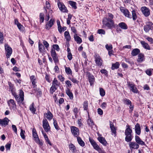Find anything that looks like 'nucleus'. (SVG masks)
<instances>
[{
	"mask_svg": "<svg viewBox=\"0 0 153 153\" xmlns=\"http://www.w3.org/2000/svg\"><path fill=\"white\" fill-rule=\"evenodd\" d=\"M153 28V24L150 22L148 23L144 27V30L146 32H148L149 31Z\"/></svg>",
	"mask_w": 153,
	"mask_h": 153,
	"instance_id": "nucleus-12",
	"label": "nucleus"
},
{
	"mask_svg": "<svg viewBox=\"0 0 153 153\" xmlns=\"http://www.w3.org/2000/svg\"><path fill=\"white\" fill-rule=\"evenodd\" d=\"M83 107L85 110H87L88 109V103L87 101H85L83 104Z\"/></svg>",
	"mask_w": 153,
	"mask_h": 153,
	"instance_id": "nucleus-46",
	"label": "nucleus"
},
{
	"mask_svg": "<svg viewBox=\"0 0 153 153\" xmlns=\"http://www.w3.org/2000/svg\"><path fill=\"white\" fill-rule=\"evenodd\" d=\"M33 137L34 139L36 142L41 146L43 145V143L40 141L39 138L38 136L37 133L36 131L35 128H33L32 130Z\"/></svg>",
	"mask_w": 153,
	"mask_h": 153,
	"instance_id": "nucleus-3",
	"label": "nucleus"
},
{
	"mask_svg": "<svg viewBox=\"0 0 153 153\" xmlns=\"http://www.w3.org/2000/svg\"><path fill=\"white\" fill-rule=\"evenodd\" d=\"M120 9L121 11L123 13L125 16L130 18H131V15L130 14L129 12L127 9L123 7H120Z\"/></svg>",
	"mask_w": 153,
	"mask_h": 153,
	"instance_id": "nucleus-7",
	"label": "nucleus"
},
{
	"mask_svg": "<svg viewBox=\"0 0 153 153\" xmlns=\"http://www.w3.org/2000/svg\"><path fill=\"white\" fill-rule=\"evenodd\" d=\"M53 48L54 50H56L57 51H59V48L58 45L56 44L53 45Z\"/></svg>",
	"mask_w": 153,
	"mask_h": 153,
	"instance_id": "nucleus-60",
	"label": "nucleus"
},
{
	"mask_svg": "<svg viewBox=\"0 0 153 153\" xmlns=\"http://www.w3.org/2000/svg\"><path fill=\"white\" fill-rule=\"evenodd\" d=\"M135 140L136 142L138 145L140 144L141 145H145V143L142 140L140 137L138 136H135Z\"/></svg>",
	"mask_w": 153,
	"mask_h": 153,
	"instance_id": "nucleus-15",
	"label": "nucleus"
},
{
	"mask_svg": "<svg viewBox=\"0 0 153 153\" xmlns=\"http://www.w3.org/2000/svg\"><path fill=\"white\" fill-rule=\"evenodd\" d=\"M12 128L13 130L14 131L16 134L17 133V129L16 126L15 125H13L12 126Z\"/></svg>",
	"mask_w": 153,
	"mask_h": 153,
	"instance_id": "nucleus-58",
	"label": "nucleus"
},
{
	"mask_svg": "<svg viewBox=\"0 0 153 153\" xmlns=\"http://www.w3.org/2000/svg\"><path fill=\"white\" fill-rule=\"evenodd\" d=\"M57 4L58 7L60 11L63 12H67L68 10L67 8L63 3L58 1H57Z\"/></svg>",
	"mask_w": 153,
	"mask_h": 153,
	"instance_id": "nucleus-6",
	"label": "nucleus"
},
{
	"mask_svg": "<svg viewBox=\"0 0 153 153\" xmlns=\"http://www.w3.org/2000/svg\"><path fill=\"white\" fill-rule=\"evenodd\" d=\"M143 48L145 49L149 50L150 49V47L148 43L143 41H141L140 42Z\"/></svg>",
	"mask_w": 153,
	"mask_h": 153,
	"instance_id": "nucleus-24",
	"label": "nucleus"
},
{
	"mask_svg": "<svg viewBox=\"0 0 153 153\" xmlns=\"http://www.w3.org/2000/svg\"><path fill=\"white\" fill-rule=\"evenodd\" d=\"M11 146V144L9 143L7 144L5 146V148L7 150H10Z\"/></svg>",
	"mask_w": 153,
	"mask_h": 153,
	"instance_id": "nucleus-63",
	"label": "nucleus"
},
{
	"mask_svg": "<svg viewBox=\"0 0 153 153\" xmlns=\"http://www.w3.org/2000/svg\"><path fill=\"white\" fill-rule=\"evenodd\" d=\"M145 60L144 55L142 53H139L138 56L137 61L139 62H141Z\"/></svg>",
	"mask_w": 153,
	"mask_h": 153,
	"instance_id": "nucleus-23",
	"label": "nucleus"
},
{
	"mask_svg": "<svg viewBox=\"0 0 153 153\" xmlns=\"http://www.w3.org/2000/svg\"><path fill=\"white\" fill-rule=\"evenodd\" d=\"M88 124L91 127H92L94 125L93 122L89 118L87 121Z\"/></svg>",
	"mask_w": 153,
	"mask_h": 153,
	"instance_id": "nucleus-43",
	"label": "nucleus"
},
{
	"mask_svg": "<svg viewBox=\"0 0 153 153\" xmlns=\"http://www.w3.org/2000/svg\"><path fill=\"white\" fill-rule=\"evenodd\" d=\"M119 64L118 62H116L114 64H112V66L111 67V69L113 70L115 69H117L119 67Z\"/></svg>",
	"mask_w": 153,
	"mask_h": 153,
	"instance_id": "nucleus-38",
	"label": "nucleus"
},
{
	"mask_svg": "<svg viewBox=\"0 0 153 153\" xmlns=\"http://www.w3.org/2000/svg\"><path fill=\"white\" fill-rule=\"evenodd\" d=\"M13 96L15 97L16 100L20 105H21L23 104L24 103V94L22 91L20 90L19 91V97L17 95L16 93L13 94Z\"/></svg>",
	"mask_w": 153,
	"mask_h": 153,
	"instance_id": "nucleus-1",
	"label": "nucleus"
},
{
	"mask_svg": "<svg viewBox=\"0 0 153 153\" xmlns=\"http://www.w3.org/2000/svg\"><path fill=\"white\" fill-rule=\"evenodd\" d=\"M100 107L103 109H105L107 107V104L105 102H103L101 105Z\"/></svg>",
	"mask_w": 153,
	"mask_h": 153,
	"instance_id": "nucleus-61",
	"label": "nucleus"
},
{
	"mask_svg": "<svg viewBox=\"0 0 153 153\" xmlns=\"http://www.w3.org/2000/svg\"><path fill=\"white\" fill-rule=\"evenodd\" d=\"M72 15L70 14H69L68 16V18L67 19V23L68 25H69L70 23V20L72 18Z\"/></svg>",
	"mask_w": 153,
	"mask_h": 153,
	"instance_id": "nucleus-51",
	"label": "nucleus"
},
{
	"mask_svg": "<svg viewBox=\"0 0 153 153\" xmlns=\"http://www.w3.org/2000/svg\"><path fill=\"white\" fill-rule=\"evenodd\" d=\"M77 140L78 143L82 147H83L85 146V143L82 140L81 138L79 137H77Z\"/></svg>",
	"mask_w": 153,
	"mask_h": 153,
	"instance_id": "nucleus-31",
	"label": "nucleus"
},
{
	"mask_svg": "<svg viewBox=\"0 0 153 153\" xmlns=\"http://www.w3.org/2000/svg\"><path fill=\"white\" fill-rule=\"evenodd\" d=\"M105 48L108 51L111 50L112 49V46L111 45H108L107 44L105 45Z\"/></svg>",
	"mask_w": 153,
	"mask_h": 153,
	"instance_id": "nucleus-52",
	"label": "nucleus"
},
{
	"mask_svg": "<svg viewBox=\"0 0 153 153\" xmlns=\"http://www.w3.org/2000/svg\"><path fill=\"white\" fill-rule=\"evenodd\" d=\"M129 146L131 151L133 149H137L139 147V145L136 142H130L129 143Z\"/></svg>",
	"mask_w": 153,
	"mask_h": 153,
	"instance_id": "nucleus-9",
	"label": "nucleus"
},
{
	"mask_svg": "<svg viewBox=\"0 0 153 153\" xmlns=\"http://www.w3.org/2000/svg\"><path fill=\"white\" fill-rule=\"evenodd\" d=\"M128 84L131 91L134 93H138V91L134 84L130 82H128Z\"/></svg>",
	"mask_w": 153,
	"mask_h": 153,
	"instance_id": "nucleus-10",
	"label": "nucleus"
},
{
	"mask_svg": "<svg viewBox=\"0 0 153 153\" xmlns=\"http://www.w3.org/2000/svg\"><path fill=\"white\" fill-rule=\"evenodd\" d=\"M132 16L133 19L134 20H135L137 19V16L134 10L132 11Z\"/></svg>",
	"mask_w": 153,
	"mask_h": 153,
	"instance_id": "nucleus-45",
	"label": "nucleus"
},
{
	"mask_svg": "<svg viewBox=\"0 0 153 153\" xmlns=\"http://www.w3.org/2000/svg\"><path fill=\"white\" fill-rule=\"evenodd\" d=\"M110 128L112 133L114 134V136H115L116 134V131L115 128L113 124V123L111 122H110Z\"/></svg>",
	"mask_w": 153,
	"mask_h": 153,
	"instance_id": "nucleus-21",
	"label": "nucleus"
},
{
	"mask_svg": "<svg viewBox=\"0 0 153 153\" xmlns=\"http://www.w3.org/2000/svg\"><path fill=\"white\" fill-rule=\"evenodd\" d=\"M9 120L6 117L3 120H0V124L2 126L7 125L8 124Z\"/></svg>",
	"mask_w": 153,
	"mask_h": 153,
	"instance_id": "nucleus-27",
	"label": "nucleus"
},
{
	"mask_svg": "<svg viewBox=\"0 0 153 153\" xmlns=\"http://www.w3.org/2000/svg\"><path fill=\"white\" fill-rule=\"evenodd\" d=\"M142 13L146 17L149 16L150 14V10L146 7H143L141 8Z\"/></svg>",
	"mask_w": 153,
	"mask_h": 153,
	"instance_id": "nucleus-11",
	"label": "nucleus"
},
{
	"mask_svg": "<svg viewBox=\"0 0 153 153\" xmlns=\"http://www.w3.org/2000/svg\"><path fill=\"white\" fill-rule=\"evenodd\" d=\"M74 38L75 41L78 44H80L82 42L81 39L77 34H75L74 35Z\"/></svg>",
	"mask_w": 153,
	"mask_h": 153,
	"instance_id": "nucleus-28",
	"label": "nucleus"
},
{
	"mask_svg": "<svg viewBox=\"0 0 153 153\" xmlns=\"http://www.w3.org/2000/svg\"><path fill=\"white\" fill-rule=\"evenodd\" d=\"M70 80H71L73 83H78L79 82V81H77L76 79L75 78H70Z\"/></svg>",
	"mask_w": 153,
	"mask_h": 153,
	"instance_id": "nucleus-62",
	"label": "nucleus"
},
{
	"mask_svg": "<svg viewBox=\"0 0 153 153\" xmlns=\"http://www.w3.org/2000/svg\"><path fill=\"white\" fill-rule=\"evenodd\" d=\"M140 50L137 48H135L133 50L131 54L133 56H136L140 52Z\"/></svg>",
	"mask_w": 153,
	"mask_h": 153,
	"instance_id": "nucleus-33",
	"label": "nucleus"
},
{
	"mask_svg": "<svg viewBox=\"0 0 153 153\" xmlns=\"http://www.w3.org/2000/svg\"><path fill=\"white\" fill-rule=\"evenodd\" d=\"M100 95L102 96H104L105 94V92L104 90L102 88H100Z\"/></svg>",
	"mask_w": 153,
	"mask_h": 153,
	"instance_id": "nucleus-48",
	"label": "nucleus"
},
{
	"mask_svg": "<svg viewBox=\"0 0 153 153\" xmlns=\"http://www.w3.org/2000/svg\"><path fill=\"white\" fill-rule=\"evenodd\" d=\"M66 93L67 95L69 96L70 99H72L73 98V94L72 92H71L69 89H68L66 91Z\"/></svg>",
	"mask_w": 153,
	"mask_h": 153,
	"instance_id": "nucleus-37",
	"label": "nucleus"
},
{
	"mask_svg": "<svg viewBox=\"0 0 153 153\" xmlns=\"http://www.w3.org/2000/svg\"><path fill=\"white\" fill-rule=\"evenodd\" d=\"M99 153H105V152L103 151L100 147L96 150Z\"/></svg>",
	"mask_w": 153,
	"mask_h": 153,
	"instance_id": "nucleus-64",
	"label": "nucleus"
},
{
	"mask_svg": "<svg viewBox=\"0 0 153 153\" xmlns=\"http://www.w3.org/2000/svg\"><path fill=\"white\" fill-rule=\"evenodd\" d=\"M43 127L45 131L46 132L48 131L50 129V127L47 120L46 119H44L42 123Z\"/></svg>",
	"mask_w": 153,
	"mask_h": 153,
	"instance_id": "nucleus-4",
	"label": "nucleus"
},
{
	"mask_svg": "<svg viewBox=\"0 0 153 153\" xmlns=\"http://www.w3.org/2000/svg\"><path fill=\"white\" fill-rule=\"evenodd\" d=\"M126 127L127 128L125 130V135H132V131L131 129L130 128L129 126V125H127L126 126Z\"/></svg>",
	"mask_w": 153,
	"mask_h": 153,
	"instance_id": "nucleus-17",
	"label": "nucleus"
},
{
	"mask_svg": "<svg viewBox=\"0 0 153 153\" xmlns=\"http://www.w3.org/2000/svg\"><path fill=\"white\" fill-rule=\"evenodd\" d=\"M97 32L100 34H105V31L103 29H99L97 31Z\"/></svg>",
	"mask_w": 153,
	"mask_h": 153,
	"instance_id": "nucleus-59",
	"label": "nucleus"
},
{
	"mask_svg": "<svg viewBox=\"0 0 153 153\" xmlns=\"http://www.w3.org/2000/svg\"><path fill=\"white\" fill-rule=\"evenodd\" d=\"M119 26L122 29L126 30L127 29V25L124 22H121L119 23Z\"/></svg>",
	"mask_w": 153,
	"mask_h": 153,
	"instance_id": "nucleus-29",
	"label": "nucleus"
},
{
	"mask_svg": "<svg viewBox=\"0 0 153 153\" xmlns=\"http://www.w3.org/2000/svg\"><path fill=\"white\" fill-rule=\"evenodd\" d=\"M40 129L42 131V134L44 136V137L45 139V140L46 141V142H47L49 144V145H51V143L49 140L48 139V136L46 134L43 132V129L42 127L40 128Z\"/></svg>",
	"mask_w": 153,
	"mask_h": 153,
	"instance_id": "nucleus-25",
	"label": "nucleus"
},
{
	"mask_svg": "<svg viewBox=\"0 0 153 153\" xmlns=\"http://www.w3.org/2000/svg\"><path fill=\"white\" fill-rule=\"evenodd\" d=\"M124 103L127 105H130L131 104V102L129 100L125 99L124 100Z\"/></svg>",
	"mask_w": 153,
	"mask_h": 153,
	"instance_id": "nucleus-57",
	"label": "nucleus"
},
{
	"mask_svg": "<svg viewBox=\"0 0 153 153\" xmlns=\"http://www.w3.org/2000/svg\"><path fill=\"white\" fill-rule=\"evenodd\" d=\"M40 22V23H42L44 20V15L43 13H40L39 16Z\"/></svg>",
	"mask_w": 153,
	"mask_h": 153,
	"instance_id": "nucleus-40",
	"label": "nucleus"
},
{
	"mask_svg": "<svg viewBox=\"0 0 153 153\" xmlns=\"http://www.w3.org/2000/svg\"><path fill=\"white\" fill-rule=\"evenodd\" d=\"M25 131L23 130L22 129H21L20 135L21 137L23 139L25 138Z\"/></svg>",
	"mask_w": 153,
	"mask_h": 153,
	"instance_id": "nucleus-50",
	"label": "nucleus"
},
{
	"mask_svg": "<svg viewBox=\"0 0 153 153\" xmlns=\"http://www.w3.org/2000/svg\"><path fill=\"white\" fill-rule=\"evenodd\" d=\"M17 26L18 28L21 31H23L24 30V27L21 25L20 24H19L17 25Z\"/></svg>",
	"mask_w": 153,
	"mask_h": 153,
	"instance_id": "nucleus-54",
	"label": "nucleus"
},
{
	"mask_svg": "<svg viewBox=\"0 0 153 153\" xmlns=\"http://www.w3.org/2000/svg\"><path fill=\"white\" fill-rule=\"evenodd\" d=\"M126 135V137H125V140L126 141L129 142L132 140L133 138L132 135Z\"/></svg>",
	"mask_w": 153,
	"mask_h": 153,
	"instance_id": "nucleus-36",
	"label": "nucleus"
},
{
	"mask_svg": "<svg viewBox=\"0 0 153 153\" xmlns=\"http://www.w3.org/2000/svg\"><path fill=\"white\" fill-rule=\"evenodd\" d=\"M69 148L70 150L73 152H74L76 151V147L72 143L69 145Z\"/></svg>",
	"mask_w": 153,
	"mask_h": 153,
	"instance_id": "nucleus-32",
	"label": "nucleus"
},
{
	"mask_svg": "<svg viewBox=\"0 0 153 153\" xmlns=\"http://www.w3.org/2000/svg\"><path fill=\"white\" fill-rule=\"evenodd\" d=\"M64 36L67 41H69L71 39V36L68 31H66L64 33Z\"/></svg>",
	"mask_w": 153,
	"mask_h": 153,
	"instance_id": "nucleus-30",
	"label": "nucleus"
},
{
	"mask_svg": "<svg viewBox=\"0 0 153 153\" xmlns=\"http://www.w3.org/2000/svg\"><path fill=\"white\" fill-rule=\"evenodd\" d=\"M54 21V20L53 19H51L49 22L46 25V29L49 30L50 29L51 27L53 24V22Z\"/></svg>",
	"mask_w": 153,
	"mask_h": 153,
	"instance_id": "nucleus-22",
	"label": "nucleus"
},
{
	"mask_svg": "<svg viewBox=\"0 0 153 153\" xmlns=\"http://www.w3.org/2000/svg\"><path fill=\"white\" fill-rule=\"evenodd\" d=\"M88 78L90 85H92L95 79L94 76L91 74L88 73Z\"/></svg>",
	"mask_w": 153,
	"mask_h": 153,
	"instance_id": "nucleus-18",
	"label": "nucleus"
},
{
	"mask_svg": "<svg viewBox=\"0 0 153 153\" xmlns=\"http://www.w3.org/2000/svg\"><path fill=\"white\" fill-rule=\"evenodd\" d=\"M53 123L55 128L57 130L58 129L59 127L58 126L56 121L55 120H54V119H53Z\"/></svg>",
	"mask_w": 153,
	"mask_h": 153,
	"instance_id": "nucleus-53",
	"label": "nucleus"
},
{
	"mask_svg": "<svg viewBox=\"0 0 153 153\" xmlns=\"http://www.w3.org/2000/svg\"><path fill=\"white\" fill-rule=\"evenodd\" d=\"M98 140L103 145L106 146L107 145V142L104 137H99L98 138Z\"/></svg>",
	"mask_w": 153,
	"mask_h": 153,
	"instance_id": "nucleus-26",
	"label": "nucleus"
},
{
	"mask_svg": "<svg viewBox=\"0 0 153 153\" xmlns=\"http://www.w3.org/2000/svg\"><path fill=\"white\" fill-rule=\"evenodd\" d=\"M5 48L6 51L7 52V56L8 58H9L11 54L12 50V48L7 44L5 45Z\"/></svg>",
	"mask_w": 153,
	"mask_h": 153,
	"instance_id": "nucleus-13",
	"label": "nucleus"
},
{
	"mask_svg": "<svg viewBox=\"0 0 153 153\" xmlns=\"http://www.w3.org/2000/svg\"><path fill=\"white\" fill-rule=\"evenodd\" d=\"M65 70L66 73L67 74H71L72 71L69 67L65 68Z\"/></svg>",
	"mask_w": 153,
	"mask_h": 153,
	"instance_id": "nucleus-42",
	"label": "nucleus"
},
{
	"mask_svg": "<svg viewBox=\"0 0 153 153\" xmlns=\"http://www.w3.org/2000/svg\"><path fill=\"white\" fill-rule=\"evenodd\" d=\"M7 104L10 109L13 110L16 108V105L14 101L12 99H10L7 102Z\"/></svg>",
	"mask_w": 153,
	"mask_h": 153,
	"instance_id": "nucleus-8",
	"label": "nucleus"
},
{
	"mask_svg": "<svg viewBox=\"0 0 153 153\" xmlns=\"http://www.w3.org/2000/svg\"><path fill=\"white\" fill-rule=\"evenodd\" d=\"M59 82H58L57 79L55 78L53 81L52 85L55 87H56L57 88V86H59Z\"/></svg>",
	"mask_w": 153,
	"mask_h": 153,
	"instance_id": "nucleus-39",
	"label": "nucleus"
},
{
	"mask_svg": "<svg viewBox=\"0 0 153 153\" xmlns=\"http://www.w3.org/2000/svg\"><path fill=\"white\" fill-rule=\"evenodd\" d=\"M44 116L45 117L47 118L48 120H50L52 119L53 117V114L49 111H47V113H44Z\"/></svg>",
	"mask_w": 153,
	"mask_h": 153,
	"instance_id": "nucleus-20",
	"label": "nucleus"
},
{
	"mask_svg": "<svg viewBox=\"0 0 153 153\" xmlns=\"http://www.w3.org/2000/svg\"><path fill=\"white\" fill-rule=\"evenodd\" d=\"M95 61L97 65L100 66L102 65V60L100 56H96L95 57Z\"/></svg>",
	"mask_w": 153,
	"mask_h": 153,
	"instance_id": "nucleus-14",
	"label": "nucleus"
},
{
	"mask_svg": "<svg viewBox=\"0 0 153 153\" xmlns=\"http://www.w3.org/2000/svg\"><path fill=\"white\" fill-rule=\"evenodd\" d=\"M52 10H50L49 11L48 13L46 14L45 19V20L48 21L49 20V18L50 14L51 15L52 13Z\"/></svg>",
	"mask_w": 153,
	"mask_h": 153,
	"instance_id": "nucleus-47",
	"label": "nucleus"
},
{
	"mask_svg": "<svg viewBox=\"0 0 153 153\" xmlns=\"http://www.w3.org/2000/svg\"><path fill=\"white\" fill-rule=\"evenodd\" d=\"M102 23L104 25L109 28H111L114 26V22L112 19L107 18H105L103 19Z\"/></svg>",
	"mask_w": 153,
	"mask_h": 153,
	"instance_id": "nucleus-2",
	"label": "nucleus"
},
{
	"mask_svg": "<svg viewBox=\"0 0 153 153\" xmlns=\"http://www.w3.org/2000/svg\"><path fill=\"white\" fill-rule=\"evenodd\" d=\"M57 88L56 87L54 86L53 85H52L50 89V93L53 94V93L56 90V89Z\"/></svg>",
	"mask_w": 153,
	"mask_h": 153,
	"instance_id": "nucleus-44",
	"label": "nucleus"
},
{
	"mask_svg": "<svg viewBox=\"0 0 153 153\" xmlns=\"http://www.w3.org/2000/svg\"><path fill=\"white\" fill-rule=\"evenodd\" d=\"M30 79L32 82L33 85L35 87V84L36 83V77L34 76H32L30 77Z\"/></svg>",
	"mask_w": 153,
	"mask_h": 153,
	"instance_id": "nucleus-34",
	"label": "nucleus"
},
{
	"mask_svg": "<svg viewBox=\"0 0 153 153\" xmlns=\"http://www.w3.org/2000/svg\"><path fill=\"white\" fill-rule=\"evenodd\" d=\"M34 104L33 103L29 106L30 111L33 114H34L36 111V109L34 107Z\"/></svg>",
	"mask_w": 153,
	"mask_h": 153,
	"instance_id": "nucleus-35",
	"label": "nucleus"
},
{
	"mask_svg": "<svg viewBox=\"0 0 153 153\" xmlns=\"http://www.w3.org/2000/svg\"><path fill=\"white\" fill-rule=\"evenodd\" d=\"M135 133L138 135L140 134L141 133V129L139 124L137 123L135 125Z\"/></svg>",
	"mask_w": 153,
	"mask_h": 153,
	"instance_id": "nucleus-19",
	"label": "nucleus"
},
{
	"mask_svg": "<svg viewBox=\"0 0 153 153\" xmlns=\"http://www.w3.org/2000/svg\"><path fill=\"white\" fill-rule=\"evenodd\" d=\"M89 140L94 149L96 150L99 147V146L93 139L89 138Z\"/></svg>",
	"mask_w": 153,
	"mask_h": 153,
	"instance_id": "nucleus-16",
	"label": "nucleus"
},
{
	"mask_svg": "<svg viewBox=\"0 0 153 153\" xmlns=\"http://www.w3.org/2000/svg\"><path fill=\"white\" fill-rule=\"evenodd\" d=\"M3 36L2 33L0 32V44L3 43Z\"/></svg>",
	"mask_w": 153,
	"mask_h": 153,
	"instance_id": "nucleus-56",
	"label": "nucleus"
},
{
	"mask_svg": "<svg viewBox=\"0 0 153 153\" xmlns=\"http://www.w3.org/2000/svg\"><path fill=\"white\" fill-rule=\"evenodd\" d=\"M39 51L40 52H42L44 50L45 48L44 46L42 44H40L39 43Z\"/></svg>",
	"mask_w": 153,
	"mask_h": 153,
	"instance_id": "nucleus-41",
	"label": "nucleus"
},
{
	"mask_svg": "<svg viewBox=\"0 0 153 153\" xmlns=\"http://www.w3.org/2000/svg\"><path fill=\"white\" fill-rule=\"evenodd\" d=\"M69 3L72 6V7L74 8V9L76 8V3L71 1H70L69 2Z\"/></svg>",
	"mask_w": 153,
	"mask_h": 153,
	"instance_id": "nucleus-49",
	"label": "nucleus"
},
{
	"mask_svg": "<svg viewBox=\"0 0 153 153\" xmlns=\"http://www.w3.org/2000/svg\"><path fill=\"white\" fill-rule=\"evenodd\" d=\"M71 129L73 135L74 137H77L79 133V130L78 128L74 126H71Z\"/></svg>",
	"mask_w": 153,
	"mask_h": 153,
	"instance_id": "nucleus-5",
	"label": "nucleus"
},
{
	"mask_svg": "<svg viewBox=\"0 0 153 153\" xmlns=\"http://www.w3.org/2000/svg\"><path fill=\"white\" fill-rule=\"evenodd\" d=\"M74 69L76 72H78L79 68V66L77 63H76L74 64Z\"/></svg>",
	"mask_w": 153,
	"mask_h": 153,
	"instance_id": "nucleus-55",
	"label": "nucleus"
}]
</instances>
